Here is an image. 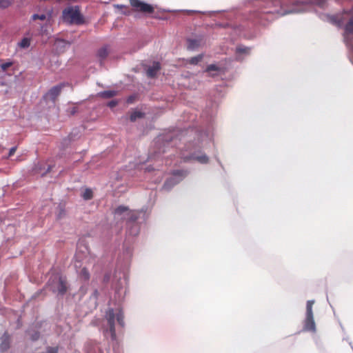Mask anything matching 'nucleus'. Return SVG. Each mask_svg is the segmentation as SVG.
<instances>
[{"instance_id":"obj_24","label":"nucleus","mask_w":353,"mask_h":353,"mask_svg":"<svg viewBox=\"0 0 353 353\" xmlns=\"http://www.w3.org/2000/svg\"><path fill=\"white\" fill-rule=\"evenodd\" d=\"M128 208L127 207H124V206H119L117 208H116L115 210V214H119V215H121L123 213L127 212H128Z\"/></svg>"},{"instance_id":"obj_5","label":"nucleus","mask_w":353,"mask_h":353,"mask_svg":"<svg viewBox=\"0 0 353 353\" xmlns=\"http://www.w3.org/2000/svg\"><path fill=\"white\" fill-rule=\"evenodd\" d=\"M63 88V84L57 85L51 88L43 97V99L46 102L51 101L54 103L57 97L61 92Z\"/></svg>"},{"instance_id":"obj_19","label":"nucleus","mask_w":353,"mask_h":353,"mask_svg":"<svg viewBox=\"0 0 353 353\" xmlns=\"http://www.w3.org/2000/svg\"><path fill=\"white\" fill-rule=\"evenodd\" d=\"M172 174L176 176H180L181 179H183L187 175V172L183 170H174Z\"/></svg>"},{"instance_id":"obj_22","label":"nucleus","mask_w":353,"mask_h":353,"mask_svg":"<svg viewBox=\"0 0 353 353\" xmlns=\"http://www.w3.org/2000/svg\"><path fill=\"white\" fill-rule=\"evenodd\" d=\"M12 3V0H0V8L5 9Z\"/></svg>"},{"instance_id":"obj_28","label":"nucleus","mask_w":353,"mask_h":353,"mask_svg":"<svg viewBox=\"0 0 353 353\" xmlns=\"http://www.w3.org/2000/svg\"><path fill=\"white\" fill-rule=\"evenodd\" d=\"M13 65V63L12 61H8V62H6V63H2L0 67L1 68V70L5 72L7 70V69L8 68H10V66H12Z\"/></svg>"},{"instance_id":"obj_12","label":"nucleus","mask_w":353,"mask_h":353,"mask_svg":"<svg viewBox=\"0 0 353 353\" xmlns=\"http://www.w3.org/2000/svg\"><path fill=\"white\" fill-rule=\"evenodd\" d=\"M116 94H117V92L115 91H113V90H106V91L101 92L100 93V95L103 98L110 99V98H112V97H114L116 95Z\"/></svg>"},{"instance_id":"obj_18","label":"nucleus","mask_w":353,"mask_h":353,"mask_svg":"<svg viewBox=\"0 0 353 353\" xmlns=\"http://www.w3.org/2000/svg\"><path fill=\"white\" fill-rule=\"evenodd\" d=\"M80 276L85 281H88L90 279V273L86 268H83L81 269L80 272Z\"/></svg>"},{"instance_id":"obj_21","label":"nucleus","mask_w":353,"mask_h":353,"mask_svg":"<svg viewBox=\"0 0 353 353\" xmlns=\"http://www.w3.org/2000/svg\"><path fill=\"white\" fill-rule=\"evenodd\" d=\"M221 70V68L218 67L215 64H210V65H208V67L205 69V72H210L212 71L219 72Z\"/></svg>"},{"instance_id":"obj_17","label":"nucleus","mask_w":353,"mask_h":353,"mask_svg":"<svg viewBox=\"0 0 353 353\" xmlns=\"http://www.w3.org/2000/svg\"><path fill=\"white\" fill-rule=\"evenodd\" d=\"M82 196L85 200L91 199L93 197L92 191L89 188L85 189L82 194Z\"/></svg>"},{"instance_id":"obj_11","label":"nucleus","mask_w":353,"mask_h":353,"mask_svg":"<svg viewBox=\"0 0 353 353\" xmlns=\"http://www.w3.org/2000/svg\"><path fill=\"white\" fill-rule=\"evenodd\" d=\"M200 45V41L197 39H188V48L190 50H193Z\"/></svg>"},{"instance_id":"obj_34","label":"nucleus","mask_w":353,"mask_h":353,"mask_svg":"<svg viewBox=\"0 0 353 353\" xmlns=\"http://www.w3.org/2000/svg\"><path fill=\"white\" fill-rule=\"evenodd\" d=\"M133 100H134V97H130L128 99L127 101H128V103H132L133 102Z\"/></svg>"},{"instance_id":"obj_2","label":"nucleus","mask_w":353,"mask_h":353,"mask_svg":"<svg viewBox=\"0 0 353 353\" xmlns=\"http://www.w3.org/2000/svg\"><path fill=\"white\" fill-rule=\"evenodd\" d=\"M63 21L68 24L81 25L84 19L78 6H70L65 8L62 12Z\"/></svg>"},{"instance_id":"obj_1","label":"nucleus","mask_w":353,"mask_h":353,"mask_svg":"<svg viewBox=\"0 0 353 353\" xmlns=\"http://www.w3.org/2000/svg\"><path fill=\"white\" fill-rule=\"evenodd\" d=\"M344 21H347V22L344 26L343 34V41L349 50L350 60L353 63V8L348 12H345L339 21V26H341Z\"/></svg>"},{"instance_id":"obj_10","label":"nucleus","mask_w":353,"mask_h":353,"mask_svg":"<svg viewBox=\"0 0 353 353\" xmlns=\"http://www.w3.org/2000/svg\"><path fill=\"white\" fill-rule=\"evenodd\" d=\"M68 288L66 285V282L62 279V278H59V285L57 290L59 293L61 295L64 294L67 292Z\"/></svg>"},{"instance_id":"obj_26","label":"nucleus","mask_w":353,"mask_h":353,"mask_svg":"<svg viewBox=\"0 0 353 353\" xmlns=\"http://www.w3.org/2000/svg\"><path fill=\"white\" fill-rule=\"evenodd\" d=\"M127 215H128L127 219L130 221H132V222H135L138 219V216H137V214H135L133 212H131V211H128V212L127 213Z\"/></svg>"},{"instance_id":"obj_4","label":"nucleus","mask_w":353,"mask_h":353,"mask_svg":"<svg viewBox=\"0 0 353 353\" xmlns=\"http://www.w3.org/2000/svg\"><path fill=\"white\" fill-rule=\"evenodd\" d=\"M132 10L143 14H152L154 12L153 6L145 3L141 0H129Z\"/></svg>"},{"instance_id":"obj_33","label":"nucleus","mask_w":353,"mask_h":353,"mask_svg":"<svg viewBox=\"0 0 353 353\" xmlns=\"http://www.w3.org/2000/svg\"><path fill=\"white\" fill-rule=\"evenodd\" d=\"M117 104V102L115 101H111L108 103V106L110 107V108H113L114 106H116Z\"/></svg>"},{"instance_id":"obj_6","label":"nucleus","mask_w":353,"mask_h":353,"mask_svg":"<svg viewBox=\"0 0 353 353\" xmlns=\"http://www.w3.org/2000/svg\"><path fill=\"white\" fill-rule=\"evenodd\" d=\"M105 318L109 325L110 332L112 337L114 339L116 336L115 330V319H117V313L114 312V309L110 308L107 310L105 314Z\"/></svg>"},{"instance_id":"obj_14","label":"nucleus","mask_w":353,"mask_h":353,"mask_svg":"<svg viewBox=\"0 0 353 353\" xmlns=\"http://www.w3.org/2000/svg\"><path fill=\"white\" fill-rule=\"evenodd\" d=\"M250 51V48L243 46H239L236 48V52L238 54H249Z\"/></svg>"},{"instance_id":"obj_20","label":"nucleus","mask_w":353,"mask_h":353,"mask_svg":"<svg viewBox=\"0 0 353 353\" xmlns=\"http://www.w3.org/2000/svg\"><path fill=\"white\" fill-rule=\"evenodd\" d=\"M19 46L22 48H28L30 46V39L29 38H23L19 43Z\"/></svg>"},{"instance_id":"obj_27","label":"nucleus","mask_w":353,"mask_h":353,"mask_svg":"<svg viewBox=\"0 0 353 353\" xmlns=\"http://www.w3.org/2000/svg\"><path fill=\"white\" fill-rule=\"evenodd\" d=\"M327 0H312V3L320 8H324L326 6Z\"/></svg>"},{"instance_id":"obj_3","label":"nucleus","mask_w":353,"mask_h":353,"mask_svg":"<svg viewBox=\"0 0 353 353\" xmlns=\"http://www.w3.org/2000/svg\"><path fill=\"white\" fill-rule=\"evenodd\" d=\"M314 301L310 300L307 301L306 304V316L304 321L303 329L305 331L315 332L316 325L314 320V315L312 311V307Z\"/></svg>"},{"instance_id":"obj_7","label":"nucleus","mask_w":353,"mask_h":353,"mask_svg":"<svg viewBox=\"0 0 353 353\" xmlns=\"http://www.w3.org/2000/svg\"><path fill=\"white\" fill-rule=\"evenodd\" d=\"M1 339L0 349L6 351L10 347V337L8 333H4Z\"/></svg>"},{"instance_id":"obj_23","label":"nucleus","mask_w":353,"mask_h":353,"mask_svg":"<svg viewBox=\"0 0 353 353\" xmlns=\"http://www.w3.org/2000/svg\"><path fill=\"white\" fill-rule=\"evenodd\" d=\"M142 117L143 114L141 112L135 111L131 114L130 121H135L137 119L141 118Z\"/></svg>"},{"instance_id":"obj_13","label":"nucleus","mask_w":353,"mask_h":353,"mask_svg":"<svg viewBox=\"0 0 353 353\" xmlns=\"http://www.w3.org/2000/svg\"><path fill=\"white\" fill-rule=\"evenodd\" d=\"M179 181L175 180L174 178L168 179L165 181L164 183V188L166 189H170L172 186L178 183Z\"/></svg>"},{"instance_id":"obj_32","label":"nucleus","mask_w":353,"mask_h":353,"mask_svg":"<svg viewBox=\"0 0 353 353\" xmlns=\"http://www.w3.org/2000/svg\"><path fill=\"white\" fill-rule=\"evenodd\" d=\"M39 338V333L36 332L34 334L31 336V339L32 341H36Z\"/></svg>"},{"instance_id":"obj_25","label":"nucleus","mask_w":353,"mask_h":353,"mask_svg":"<svg viewBox=\"0 0 353 353\" xmlns=\"http://www.w3.org/2000/svg\"><path fill=\"white\" fill-rule=\"evenodd\" d=\"M195 159L201 163H207L208 162V157L205 154L197 156Z\"/></svg>"},{"instance_id":"obj_30","label":"nucleus","mask_w":353,"mask_h":353,"mask_svg":"<svg viewBox=\"0 0 353 353\" xmlns=\"http://www.w3.org/2000/svg\"><path fill=\"white\" fill-rule=\"evenodd\" d=\"M46 353H58L59 352V347H48L46 349Z\"/></svg>"},{"instance_id":"obj_16","label":"nucleus","mask_w":353,"mask_h":353,"mask_svg":"<svg viewBox=\"0 0 353 353\" xmlns=\"http://www.w3.org/2000/svg\"><path fill=\"white\" fill-rule=\"evenodd\" d=\"M117 321L121 327L124 326V315L120 310L117 312Z\"/></svg>"},{"instance_id":"obj_15","label":"nucleus","mask_w":353,"mask_h":353,"mask_svg":"<svg viewBox=\"0 0 353 353\" xmlns=\"http://www.w3.org/2000/svg\"><path fill=\"white\" fill-rule=\"evenodd\" d=\"M203 58V54H199L196 57L190 58L188 61L189 63L192 65H196L199 62H200Z\"/></svg>"},{"instance_id":"obj_8","label":"nucleus","mask_w":353,"mask_h":353,"mask_svg":"<svg viewBox=\"0 0 353 353\" xmlns=\"http://www.w3.org/2000/svg\"><path fill=\"white\" fill-rule=\"evenodd\" d=\"M160 68V63L159 62L154 63L152 66L148 68L147 70V76L150 78L154 77Z\"/></svg>"},{"instance_id":"obj_9","label":"nucleus","mask_w":353,"mask_h":353,"mask_svg":"<svg viewBox=\"0 0 353 353\" xmlns=\"http://www.w3.org/2000/svg\"><path fill=\"white\" fill-rule=\"evenodd\" d=\"M109 54V50L107 46H103L98 50L97 51V57L100 59L101 61L105 60L106 57Z\"/></svg>"},{"instance_id":"obj_29","label":"nucleus","mask_w":353,"mask_h":353,"mask_svg":"<svg viewBox=\"0 0 353 353\" xmlns=\"http://www.w3.org/2000/svg\"><path fill=\"white\" fill-rule=\"evenodd\" d=\"M32 19L33 20L39 19V20L43 21L46 19V16L44 14H34L32 16Z\"/></svg>"},{"instance_id":"obj_31","label":"nucleus","mask_w":353,"mask_h":353,"mask_svg":"<svg viewBox=\"0 0 353 353\" xmlns=\"http://www.w3.org/2000/svg\"><path fill=\"white\" fill-rule=\"evenodd\" d=\"M17 150V147H12L10 149V151H9V153H8V158L12 157L14 155V154L15 153Z\"/></svg>"}]
</instances>
